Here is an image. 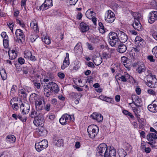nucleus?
<instances>
[{"label": "nucleus", "mask_w": 157, "mask_h": 157, "mask_svg": "<svg viewBox=\"0 0 157 157\" xmlns=\"http://www.w3.org/2000/svg\"><path fill=\"white\" fill-rule=\"evenodd\" d=\"M30 97L34 99L35 108L37 111H40L44 109V105L42 102L43 99L41 97L35 93L32 94Z\"/></svg>", "instance_id": "nucleus-1"}, {"label": "nucleus", "mask_w": 157, "mask_h": 157, "mask_svg": "<svg viewBox=\"0 0 157 157\" xmlns=\"http://www.w3.org/2000/svg\"><path fill=\"white\" fill-rule=\"evenodd\" d=\"M108 148L105 144H100L97 148L96 157H104V153L106 152Z\"/></svg>", "instance_id": "nucleus-2"}, {"label": "nucleus", "mask_w": 157, "mask_h": 157, "mask_svg": "<svg viewBox=\"0 0 157 157\" xmlns=\"http://www.w3.org/2000/svg\"><path fill=\"white\" fill-rule=\"evenodd\" d=\"M99 130V128L96 125L92 124L89 125L87 130L89 137L91 138H94L98 134Z\"/></svg>", "instance_id": "nucleus-3"}, {"label": "nucleus", "mask_w": 157, "mask_h": 157, "mask_svg": "<svg viewBox=\"0 0 157 157\" xmlns=\"http://www.w3.org/2000/svg\"><path fill=\"white\" fill-rule=\"evenodd\" d=\"M133 15L135 21L132 25L135 29L139 31L141 29V24L139 21L141 17L140 14L139 13H135Z\"/></svg>", "instance_id": "nucleus-4"}, {"label": "nucleus", "mask_w": 157, "mask_h": 157, "mask_svg": "<svg viewBox=\"0 0 157 157\" xmlns=\"http://www.w3.org/2000/svg\"><path fill=\"white\" fill-rule=\"evenodd\" d=\"M48 145V143L45 140L35 144V148L38 152H40L43 149H45Z\"/></svg>", "instance_id": "nucleus-5"}, {"label": "nucleus", "mask_w": 157, "mask_h": 157, "mask_svg": "<svg viewBox=\"0 0 157 157\" xmlns=\"http://www.w3.org/2000/svg\"><path fill=\"white\" fill-rule=\"evenodd\" d=\"M44 122L43 115L40 113H38V116L35 118L33 121L34 124L36 126L43 125Z\"/></svg>", "instance_id": "nucleus-6"}, {"label": "nucleus", "mask_w": 157, "mask_h": 157, "mask_svg": "<svg viewBox=\"0 0 157 157\" xmlns=\"http://www.w3.org/2000/svg\"><path fill=\"white\" fill-rule=\"evenodd\" d=\"M71 116L67 113L63 114L59 120L60 123L63 125L68 124L71 121Z\"/></svg>", "instance_id": "nucleus-7"}, {"label": "nucleus", "mask_w": 157, "mask_h": 157, "mask_svg": "<svg viewBox=\"0 0 157 157\" xmlns=\"http://www.w3.org/2000/svg\"><path fill=\"white\" fill-rule=\"evenodd\" d=\"M107 15L105 17V21L108 23H111L113 22L115 19V17L114 13L110 10L107 11Z\"/></svg>", "instance_id": "nucleus-8"}, {"label": "nucleus", "mask_w": 157, "mask_h": 157, "mask_svg": "<svg viewBox=\"0 0 157 157\" xmlns=\"http://www.w3.org/2000/svg\"><path fill=\"white\" fill-rule=\"evenodd\" d=\"M116 149L114 148H109L106 152L104 153V157H116Z\"/></svg>", "instance_id": "nucleus-9"}, {"label": "nucleus", "mask_w": 157, "mask_h": 157, "mask_svg": "<svg viewBox=\"0 0 157 157\" xmlns=\"http://www.w3.org/2000/svg\"><path fill=\"white\" fill-rule=\"evenodd\" d=\"M147 139L150 142L147 143L150 145H151L152 143H155L156 142L155 140L157 139V136L155 133H151L147 134Z\"/></svg>", "instance_id": "nucleus-10"}, {"label": "nucleus", "mask_w": 157, "mask_h": 157, "mask_svg": "<svg viewBox=\"0 0 157 157\" xmlns=\"http://www.w3.org/2000/svg\"><path fill=\"white\" fill-rule=\"evenodd\" d=\"M118 39L121 43H125L128 40L127 35L123 32L119 31L118 32Z\"/></svg>", "instance_id": "nucleus-11"}, {"label": "nucleus", "mask_w": 157, "mask_h": 157, "mask_svg": "<svg viewBox=\"0 0 157 157\" xmlns=\"http://www.w3.org/2000/svg\"><path fill=\"white\" fill-rule=\"evenodd\" d=\"M24 57L32 61H35L36 59L35 57L32 55L31 52L29 50H26L24 52Z\"/></svg>", "instance_id": "nucleus-12"}, {"label": "nucleus", "mask_w": 157, "mask_h": 157, "mask_svg": "<svg viewBox=\"0 0 157 157\" xmlns=\"http://www.w3.org/2000/svg\"><path fill=\"white\" fill-rule=\"evenodd\" d=\"M132 103H134L136 106L138 107H141L142 106V102L141 99L137 96H133L132 97Z\"/></svg>", "instance_id": "nucleus-13"}, {"label": "nucleus", "mask_w": 157, "mask_h": 157, "mask_svg": "<svg viewBox=\"0 0 157 157\" xmlns=\"http://www.w3.org/2000/svg\"><path fill=\"white\" fill-rule=\"evenodd\" d=\"M148 22L152 24L157 20V11H152L150 13Z\"/></svg>", "instance_id": "nucleus-14"}, {"label": "nucleus", "mask_w": 157, "mask_h": 157, "mask_svg": "<svg viewBox=\"0 0 157 157\" xmlns=\"http://www.w3.org/2000/svg\"><path fill=\"white\" fill-rule=\"evenodd\" d=\"M148 109L153 113L157 112V101H154L152 103L148 106Z\"/></svg>", "instance_id": "nucleus-15"}, {"label": "nucleus", "mask_w": 157, "mask_h": 157, "mask_svg": "<svg viewBox=\"0 0 157 157\" xmlns=\"http://www.w3.org/2000/svg\"><path fill=\"white\" fill-rule=\"evenodd\" d=\"M15 35L17 38L20 40L21 39L24 40L25 35L23 30L20 29H17L15 32Z\"/></svg>", "instance_id": "nucleus-16"}, {"label": "nucleus", "mask_w": 157, "mask_h": 157, "mask_svg": "<svg viewBox=\"0 0 157 157\" xmlns=\"http://www.w3.org/2000/svg\"><path fill=\"white\" fill-rule=\"evenodd\" d=\"M69 61V54L68 53H66V57H65L63 63V64L61 66V68L62 70L64 69L70 64Z\"/></svg>", "instance_id": "nucleus-17"}, {"label": "nucleus", "mask_w": 157, "mask_h": 157, "mask_svg": "<svg viewBox=\"0 0 157 157\" xmlns=\"http://www.w3.org/2000/svg\"><path fill=\"white\" fill-rule=\"evenodd\" d=\"M127 49L125 45L122 43H121L118 45V48L117 49V51L121 53H123L125 52Z\"/></svg>", "instance_id": "nucleus-18"}, {"label": "nucleus", "mask_w": 157, "mask_h": 157, "mask_svg": "<svg viewBox=\"0 0 157 157\" xmlns=\"http://www.w3.org/2000/svg\"><path fill=\"white\" fill-rule=\"evenodd\" d=\"M91 116L93 119L96 120L98 122L102 121L103 119L102 115L99 113H94L91 115Z\"/></svg>", "instance_id": "nucleus-19"}, {"label": "nucleus", "mask_w": 157, "mask_h": 157, "mask_svg": "<svg viewBox=\"0 0 157 157\" xmlns=\"http://www.w3.org/2000/svg\"><path fill=\"white\" fill-rule=\"evenodd\" d=\"M146 70V68L143 63H140L136 69V71L139 74H141L144 72Z\"/></svg>", "instance_id": "nucleus-20"}, {"label": "nucleus", "mask_w": 157, "mask_h": 157, "mask_svg": "<svg viewBox=\"0 0 157 157\" xmlns=\"http://www.w3.org/2000/svg\"><path fill=\"white\" fill-rule=\"evenodd\" d=\"M23 107H24L22 109L21 108V112L23 114H26L28 113L30 109V106L28 104H22Z\"/></svg>", "instance_id": "nucleus-21"}, {"label": "nucleus", "mask_w": 157, "mask_h": 157, "mask_svg": "<svg viewBox=\"0 0 157 157\" xmlns=\"http://www.w3.org/2000/svg\"><path fill=\"white\" fill-rule=\"evenodd\" d=\"M80 30L82 33H84L87 31L89 29L88 25L86 23L82 22L80 24Z\"/></svg>", "instance_id": "nucleus-22"}, {"label": "nucleus", "mask_w": 157, "mask_h": 157, "mask_svg": "<svg viewBox=\"0 0 157 157\" xmlns=\"http://www.w3.org/2000/svg\"><path fill=\"white\" fill-rule=\"evenodd\" d=\"M16 140V139L15 136L12 135H8L6 138V140L7 143H14L15 142Z\"/></svg>", "instance_id": "nucleus-23"}, {"label": "nucleus", "mask_w": 157, "mask_h": 157, "mask_svg": "<svg viewBox=\"0 0 157 157\" xmlns=\"http://www.w3.org/2000/svg\"><path fill=\"white\" fill-rule=\"evenodd\" d=\"M51 91L57 93L59 91V89L58 86L55 83L52 82Z\"/></svg>", "instance_id": "nucleus-24"}, {"label": "nucleus", "mask_w": 157, "mask_h": 157, "mask_svg": "<svg viewBox=\"0 0 157 157\" xmlns=\"http://www.w3.org/2000/svg\"><path fill=\"white\" fill-rule=\"evenodd\" d=\"M30 26L31 28L33 29L36 32L39 31V28L38 25L35 20L33 21L30 23Z\"/></svg>", "instance_id": "nucleus-25"}, {"label": "nucleus", "mask_w": 157, "mask_h": 157, "mask_svg": "<svg viewBox=\"0 0 157 157\" xmlns=\"http://www.w3.org/2000/svg\"><path fill=\"white\" fill-rule=\"evenodd\" d=\"M109 40H112L118 38V34L117 33L113 32H110L108 35Z\"/></svg>", "instance_id": "nucleus-26"}, {"label": "nucleus", "mask_w": 157, "mask_h": 157, "mask_svg": "<svg viewBox=\"0 0 157 157\" xmlns=\"http://www.w3.org/2000/svg\"><path fill=\"white\" fill-rule=\"evenodd\" d=\"M94 63L96 66L100 65L102 62V58L100 57H96L93 60Z\"/></svg>", "instance_id": "nucleus-27"}, {"label": "nucleus", "mask_w": 157, "mask_h": 157, "mask_svg": "<svg viewBox=\"0 0 157 157\" xmlns=\"http://www.w3.org/2000/svg\"><path fill=\"white\" fill-rule=\"evenodd\" d=\"M54 143L56 145L60 147L63 145V140L62 139H58L57 138L54 139Z\"/></svg>", "instance_id": "nucleus-28"}, {"label": "nucleus", "mask_w": 157, "mask_h": 157, "mask_svg": "<svg viewBox=\"0 0 157 157\" xmlns=\"http://www.w3.org/2000/svg\"><path fill=\"white\" fill-rule=\"evenodd\" d=\"M52 82H49L48 83H45L44 85V90L46 91H51Z\"/></svg>", "instance_id": "nucleus-29"}, {"label": "nucleus", "mask_w": 157, "mask_h": 157, "mask_svg": "<svg viewBox=\"0 0 157 157\" xmlns=\"http://www.w3.org/2000/svg\"><path fill=\"white\" fill-rule=\"evenodd\" d=\"M90 10V9H88L86 13V17L89 19H91L92 17H94L93 16L94 13L93 11H91Z\"/></svg>", "instance_id": "nucleus-30"}, {"label": "nucleus", "mask_w": 157, "mask_h": 157, "mask_svg": "<svg viewBox=\"0 0 157 157\" xmlns=\"http://www.w3.org/2000/svg\"><path fill=\"white\" fill-rule=\"evenodd\" d=\"M109 41L110 44L112 47L114 46L119 42L118 38L112 40H109Z\"/></svg>", "instance_id": "nucleus-31"}, {"label": "nucleus", "mask_w": 157, "mask_h": 157, "mask_svg": "<svg viewBox=\"0 0 157 157\" xmlns=\"http://www.w3.org/2000/svg\"><path fill=\"white\" fill-rule=\"evenodd\" d=\"M0 73L2 79L3 80H5L7 77V74L5 70L2 69L0 71Z\"/></svg>", "instance_id": "nucleus-32"}, {"label": "nucleus", "mask_w": 157, "mask_h": 157, "mask_svg": "<svg viewBox=\"0 0 157 157\" xmlns=\"http://www.w3.org/2000/svg\"><path fill=\"white\" fill-rule=\"evenodd\" d=\"M130 55L132 61H134L135 60H137L138 59V57L135 55V53H130Z\"/></svg>", "instance_id": "nucleus-33"}, {"label": "nucleus", "mask_w": 157, "mask_h": 157, "mask_svg": "<svg viewBox=\"0 0 157 157\" xmlns=\"http://www.w3.org/2000/svg\"><path fill=\"white\" fill-rule=\"evenodd\" d=\"M103 101L110 103H113V99L111 98L105 96Z\"/></svg>", "instance_id": "nucleus-34"}, {"label": "nucleus", "mask_w": 157, "mask_h": 157, "mask_svg": "<svg viewBox=\"0 0 157 157\" xmlns=\"http://www.w3.org/2000/svg\"><path fill=\"white\" fill-rule=\"evenodd\" d=\"M42 40L46 44H49L51 43L50 40L48 36H45L44 38H43Z\"/></svg>", "instance_id": "nucleus-35"}, {"label": "nucleus", "mask_w": 157, "mask_h": 157, "mask_svg": "<svg viewBox=\"0 0 157 157\" xmlns=\"http://www.w3.org/2000/svg\"><path fill=\"white\" fill-rule=\"evenodd\" d=\"M127 155L126 153L124 150H120L119 153V157H125Z\"/></svg>", "instance_id": "nucleus-36"}, {"label": "nucleus", "mask_w": 157, "mask_h": 157, "mask_svg": "<svg viewBox=\"0 0 157 157\" xmlns=\"http://www.w3.org/2000/svg\"><path fill=\"white\" fill-rule=\"evenodd\" d=\"M80 64L78 61H76L75 63V66L73 67V69L77 70L80 67Z\"/></svg>", "instance_id": "nucleus-37"}, {"label": "nucleus", "mask_w": 157, "mask_h": 157, "mask_svg": "<svg viewBox=\"0 0 157 157\" xmlns=\"http://www.w3.org/2000/svg\"><path fill=\"white\" fill-rule=\"evenodd\" d=\"M38 113L35 111L34 109H32L31 112L30 117L32 118H35L36 116H38Z\"/></svg>", "instance_id": "nucleus-38"}, {"label": "nucleus", "mask_w": 157, "mask_h": 157, "mask_svg": "<svg viewBox=\"0 0 157 157\" xmlns=\"http://www.w3.org/2000/svg\"><path fill=\"white\" fill-rule=\"evenodd\" d=\"M45 4L46 6H48V7H50L52 6V0H45Z\"/></svg>", "instance_id": "nucleus-39"}, {"label": "nucleus", "mask_w": 157, "mask_h": 157, "mask_svg": "<svg viewBox=\"0 0 157 157\" xmlns=\"http://www.w3.org/2000/svg\"><path fill=\"white\" fill-rule=\"evenodd\" d=\"M111 57L110 55L109 54H107L105 53H103L102 54V58L103 59H107L108 58H110Z\"/></svg>", "instance_id": "nucleus-40"}, {"label": "nucleus", "mask_w": 157, "mask_h": 157, "mask_svg": "<svg viewBox=\"0 0 157 157\" xmlns=\"http://www.w3.org/2000/svg\"><path fill=\"white\" fill-rule=\"evenodd\" d=\"M49 7H48V6H46L45 4V2L43 3L39 8V9L40 10H44L48 9Z\"/></svg>", "instance_id": "nucleus-41"}, {"label": "nucleus", "mask_w": 157, "mask_h": 157, "mask_svg": "<svg viewBox=\"0 0 157 157\" xmlns=\"http://www.w3.org/2000/svg\"><path fill=\"white\" fill-rule=\"evenodd\" d=\"M19 93L23 95V96L24 97H26V96L27 94L25 92V89H21L19 90Z\"/></svg>", "instance_id": "nucleus-42"}, {"label": "nucleus", "mask_w": 157, "mask_h": 157, "mask_svg": "<svg viewBox=\"0 0 157 157\" xmlns=\"http://www.w3.org/2000/svg\"><path fill=\"white\" fill-rule=\"evenodd\" d=\"M132 109L133 111L135 113L136 116L138 117L140 116V115L138 114V111H139L140 110L138 109V108H137L135 107H132Z\"/></svg>", "instance_id": "nucleus-43"}, {"label": "nucleus", "mask_w": 157, "mask_h": 157, "mask_svg": "<svg viewBox=\"0 0 157 157\" xmlns=\"http://www.w3.org/2000/svg\"><path fill=\"white\" fill-rule=\"evenodd\" d=\"M17 87L15 85H13L11 89V93L13 94H14L16 92V90L17 89Z\"/></svg>", "instance_id": "nucleus-44"}, {"label": "nucleus", "mask_w": 157, "mask_h": 157, "mask_svg": "<svg viewBox=\"0 0 157 157\" xmlns=\"http://www.w3.org/2000/svg\"><path fill=\"white\" fill-rule=\"evenodd\" d=\"M44 93L45 95L47 97H49L52 94V93L51 91H46L44 90Z\"/></svg>", "instance_id": "nucleus-45"}, {"label": "nucleus", "mask_w": 157, "mask_h": 157, "mask_svg": "<svg viewBox=\"0 0 157 157\" xmlns=\"http://www.w3.org/2000/svg\"><path fill=\"white\" fill-rule=\"evenodd\" d=\"M135 41L136 42L139 41L140 42H142V43L144 41V40L142 38L138 36H137L136 37Z\"/></svg>", "instance_id": "nucleus-46"}, {"label": "nucleus", "mask_w": 157, "mask_h": 157, "mask_svg": "<svg viewBox=\"0 0 157 157\" xmlns=\"http://www.w3.org/2000/svg\"><path fill=\"white\" fill-rule=\"evenodd\" d=\"M9 153L6 152H3L0 154V157H9Z\"/></svg>", "instance_id": "nucleus-47"}, {"label": "nucleus", "mask_w": 157, "mask_h": 157, "mask_svg": "<svg viewBox=\"0 0 157 157\" xmlns=\"http://www.w3.org/2000/svg\"><path fill=\"white\" fill-rule=\"evenodd\" d=\"M18 62L21 64L22 65L25 62V59L22 57H19L18 59Z\"/></svg>", "instance_id": "nucleus-48"}, {"label": "nucleus", "mask_w": 157, "mask_h": 157, "mask_svg": "<svg viewBox=\"0 0 157 157\" xmlns=\"http://www.w3.org/2000/svg\"><path fill=\"white\" fill-rule=\"evenodd\" d=\"M18 118H19L21 121L23 122H25L26 121L27 119L26 117H23L20 115H18Z\"/></svg>", "instance_id": "nucleus-49"}, {"label": "nucleus", "mask_w": 157, "mask_h": 157, "mask_svg": "<svg viewBox=\"0 0 157 157\" xmlns=\"http://www.w3.org/2000/svg\"><path fill=\"white\" fill-rule=\"evenodd\" d=\"M152 52L153 55L157 58V46L153 48Z\"/></svg>", "instance_id": "nucleus-50"}, {"label": "nucleus", "mask_w": 157, "mask_h": 157, "mask_svg": "<svg viewBox=\"0 0 157 157\" xmlns=\"http://www.w3.org/2000/svg\"><path fill=\"white\" fill-rule=\"evenodd\" d=\"M33 84L38 89L40 88V83L37 82L36 81H34Z\"/></svg>", "instance_id": "nucleus-51"}, {"label": "nucleus", "mask_w": 157, "mask_h": 157, "mask_svg": "<svg viewBox=\"0 0 157 157\" xmlns=\"http://www.w3.org/2000/svg\"><path fill=\"white\" fill-rule=\"evenodd\" d=\"M10 59H15L17 56V53H13V54H9Z\"/></svg>", "instance_id": "nucleus-52"}, {"label": "nucleus", "mask_w": 157, "mask_h": 157, "mask_svg": "<svg viewBox=\"0 0 157 157\" xmlns=\"http://www.w3.org/2000/svg\"><path fill=\"white\" fill-rule=\"evenodd\" d=\"M147 73L146 74V75L147 76H150L152 77V78H155V76L154 75L153 76L151 73V71L149 70H147Z\"/></svg>", "instance_id": "nucleus-53"}, {"label": "nucleus", "mask_w": 157, "mask_h": 157, "mask_svg": "<svg viewBox=\"0 0 157 157\" xmlns=\"http://www.w3.org/2000/svg\"><path fill=\"white\" fill-rule=\"evenodd\" d=\"M146 84L147 86L151 88H152L154 87L153 82L152 81H147V82L146 83Z\"/></svg>", "instance_id": "nucleus-54"}, {"label": "nucleus", "mask_w": 157, "mask_h": 157, "mask_svg": "<svg viewBox=\"0 0 157 157\" xmlns=\"http://www.w3.org/2000/svg\"><path fill=\"white\" fill-rule=\"evenodd\" d=\"M3 44L4 47L7 48L9 46V40H3Z\"/></svg>", "instance_id": "nucleus-55"}, {"label": "nucleus", "mask_w": 157, "mask_h": 157, "mask_svg": "<svg viewBox=\"0 0 157 157\" xmlns=\"http://www.w3.org/2000/svg\"><path fill=\"white\" fill-rule=\"evenodd\" d=\"M51 105L50 103H47L45 106L44 109L47 111H48L50 110V109Z\"/></svg>", "instance_id": "nucleus-56"}, {"label": "nucleus", "mask_w": 157, "mask_h": 157, "mask_svg": "<svg viewBox=\"0 0 157 157\" xmlns=\"http://www.w3.org/2000/svg\"><path fill=\"white\" fill-rule=\"evenodd\" d=\"M148 93L151 95H154L155 94V92L152 89H149L147 91Z\"/></svg>", "instance_id": "nucleus-57"}, {"label": "nucleus", "mask_w": 157, "mask_h": 157, "mask_svg": "<svg viewBox=\"0 0 157 157\" xmlns=\"http://www.w3.org/2000/svg\"><path fill=\"white\" fill-rule=\"evenodd\" d=\"M16 21L17 23L19 24L21 27H24L25 26V25L21 21L17 19H16Z\"/></svg>", "instance_id": "nucleus-58"}, {"label": "nucleus", "mask_w": 157, "mask_h": 157, "mask_svg": "<svg viewBox=\"0 0 157 157\" xmlns=\"http://www.w3.org/2000/svg\"><path fill=\"white\" fill-rule=\"evenodd\" d=\"M58 75L61 79H63L65 77V75L64 73L62 72H59L58 73Z\"/></svg>", "instance_id": "nucleus-59"}, {"label": "nucleus", "mask_w": 157, "mask_h": 157, "mask_svg": "<svg viewBox=\"0 0 157 157\" xmlns=\"http://www.w3.org/2000/svg\"><path fill=\"white\" fill-rule=\"evenodd\" d=\"M7 25L9 27V28L10 29L11 31L13 32L14 25L13 24V23H9V24H7Z\"/></svg>", "instance_id": "nucleus-60"}, {"label": "nucleus", "mask_w": 157, "mask_h": 157, "mask_svg": "<svg viewBox=\"0 0 157 157\" xmlns=\"http://www.w3.org/2000/svg\"><path fill=\"white\" fill-rule=\"evenodd\" d=\"M78 0H70L69 3L71 5H75Z\"/></svg>", "instance_id": "nucleus-61"}, {"label": "nucleus", "mask_w": 157, "mask_h": 157, "mask_svg": "<svg viewBox=\"0 0 157 157\" xmlns=\"http://www.w3.org/2000/svg\"><path fill=\"white\" fill-rule=\"evenodd\" d=\"M131 51L132 52H135L137 53L139 52V50L138 48L137 47H136V48H132Z\"/></svg>", "instance_id": "nucleus-62"}, {"label": "nucleus", "mask_w": 157, "mask_h": 157, "mask_svg": "<svg viewBox=\"0 0 157 157\" xmlns=\"http://www.w3.org/2000/svg\"><path fill=\"white\" fill-rule=\"evenodd\" d=\"M86 45L87 46L88 48L90 50H93L94 49L93 48L89 43L87 42L86 43Z\"/></svg>", "instance_id": "nucleus-63"}, {"label": "nucleus", "mask_w": 157, "mask_h": 157, "mask_svg": "<svg viewBox=\"0 0 157 157\" xmlns=\"http://www.w3.org/2000/svg\"><path fill=\"white\" fill-rule=\"evenodd\" d=\"M153 37L157 40V32L156 31L153 32L152 33Z\"/></svg>", "instance_id": "nucleus-64"}]
</instances>
